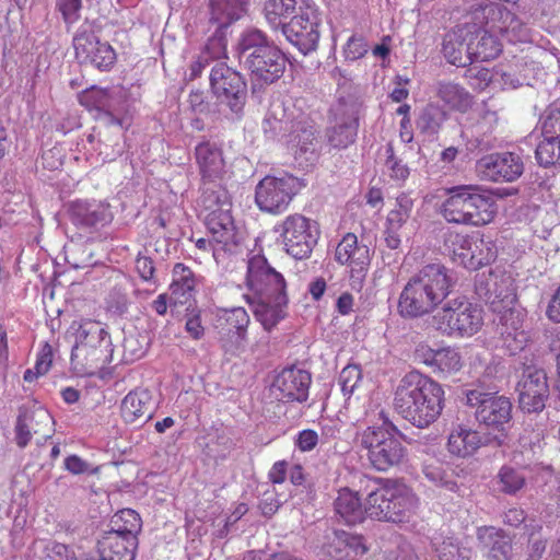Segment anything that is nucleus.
Listing matches in <instances>:
<instances>
[{
  "mask_svg": "<svg viewBox=\"0 0 560 560\" xmlns=\"http://www.w3.org/2000/svg\"><path fill=\"white\" fill-rule=\"evenodd\" d=\"M436 95L444 106L460 113L467 112L472 105V96L460 84L452 81H440L436 85Z\"/></svg>",
  "mask_w": 560,
  "mask_h": 560,
  "instance_id": "4c0bfd02",
  "label": "nucleus"
},
{
  "mask_svg": "<svg viewBox=\"0 0 560 560\" xmlns=\"http://www.w3.org/2000/svg\"><path fill=\"white\" fill-rule=\"evenodd\" d=\"M546 314L550 320L560 323V287L552 295Z\"/></svg>",
  "mask_w": 560,
  "mask_h": 560,
  "instance_id": "774afa93",
  "label": "nucleus"
},
{
  "mask_svg": "<svg viewBox=\"0 0 560 560\" xmlns=\"http://www.w3.org/2000/svg\"><path fill=\"white\" fill-rule=\"evenodd\" d=\"M476 293L495 313L505 315L515 312L516 295L510 273L491 270L487 276L482 275L476 282Z\"/></svg>",
  "mask_w": 560,
  "mask_h": 560,
  "instance_id": "2eb2a0df",
  "label": "nucleus"
},
{
  "mask_svg": "<svg viewBox=\"0 0 560 560\" xmlns=\"http://www.w3.org/2000/svg\"><path fill=\"white\" fill-rule=\"evenodd\" d=\"M51 362H52L51 348H50V346L45 345L39 357L36 360L34 368H35V370H37L38 373H40L42 375H45L49 371V369L51 366Z\"/></svg>",
  "mask_w": 560,
  "mask_h": 560,
  "instance_id": "338daca9",
  "label": "nucleus"
},
{
  "mask_svg": "<svg viewBox=\"0 0 560 560\" xmlns=\"http://www.w3.org/2000/svg\"><path fill=\"white\" fill-rule=\"evenodd\" d=\"M136 270L144 281H152L155 267L153 260L147 256H138L136 259Z\"/></svg>",
  "mask_w": 560,
  "mask_h": 560,
  "instance_id": "69168bd1",
  "label": "nucleus"
},
{
  "mask_svg": "<svg viewBox=\"0 0 560 560\" xmlns=\"http://www.w3.org/2000/svg\"><path fill=\"white\" fill-rule=\"evenodd\" d=\"M425 478L438 487L444 488L448 491H456L457 483L452 479V475L447 474L442 464L427 463L422 469Z\"/></svg>",
  "mask_w": 560,
  "mask_h": 560,
  "instance_id": "8fccbe9b",
  "label": "nucleus"
},
{
  "mask_svg": "<svg viewBox=\"0 0 560 560\" xmlns=\"http://www.w3.org/2000/svg\"><path fill=\"white\" fill-rule=\"evenodd\" d=\"M497 31H491L486 24L485 28L475 33L469 31L467 43V52L471 57V63L475 61H488L499 56L502 50L500 40L495 37Z\"/></svg>",
  "mask_w": 560,
  "mask_h": 560,
  "instance_id": "c756f323",
  "label": "nucleus"
},
{
  "mask_svg": "<svg viewBox=\"0 0 560 560\" xmlns=\"http://www.w3.org/2000/svg\"><path fill=\"white\" fill-rule=\"evenodd\" d=\"M301 188L302 183L292 175L266 176L256 186L255 201L261 211L279 214L288 209Z\"/></svg>",
  "mask_w": 560,
  "mask_h": 560,
  "instance_id": "ddd939ff",
  "label": "nucleus"
},
{
  "mask_svg": "<svg viewBox=\"0 0 560 560\" xmlns=\"http://www.w3.org/2000/svg\"><path fill=\"white\" fill-rule=\"evenodd\" d=\"M200 205L207 214L205 222L212 241L224 250H233L242 240L231 215V201L228 191L222 187L202 188Z\"/></svg>",
  "mask_w": 560,
  "mask_h": 560,
  "instance_id": "0eeeda50",
  "label": "nucleus"
},
{
  "mask_svg": "<svg viewBox=\"0 0 560 560\" xmlns=\"http://www.w3.org/2000/svg\"><path fill=\"white\" fill-rule=\"evenodd\" d=\"M386 167L389 171L390 178L405 182L409 174V167L394 155V149L390 144L386 148Z\"/></svg>",
  "mask_w": 560,
  "mask_h": 560,
  "instance_id": "4d7b16f0",
  "label": "nucleus"
},
{
  "mask_svg": "<svg viewBox=\"0 0 560 560\" xmlns=\"http://www.w3.org/2000/svg\"><path fill=\"white\" fill-rule=\"evenodd\" d=\"M481 443L477 431L458 424L448 436L447 448L453 455L466 457L472 455L481 446Z\"/></svg>",
  "mask_w": 560,
  "mask_h": 560,
  "instance_id": "58836bf2",
  "label": "nucleus"
},
{
  "mask_svg": "<svg viewBox=\"0 0 560 560\" xmlns=\"http://www.w3.org/2000/svg\"><path fill=\"white\" fill-rule=\"evenodd\" d=\"M535 153L538 163L542 166L560 164V141L542 138Z\"/></svg>",
  "mask_w": 560,
  "mask_h": 560,
  "instance_id": "603ef678",
  "label": "nucleus"
},
{
  "mask_svg": "<svg viewBox=\"0 0 560 560\" xmlns=\"http://www.w3.org/2000/svg\"><path fill=\"white\" fill-rule=\"evenodd\" d=\"M497 205L493 197L478 186L460 185L447 189L441 214L450 223L481 226L493 221Z\"/></svg>",
  "mask_w": 560,
  "mask_h": 560,
  "instance_id": "20e7f679",
  "label": "nucleus"
},
{
  "mask_svg": "<svg viewBox=\"0 0 560 560\" xmlns=\"http://www.w3.org/2000/svg\"><path fill=\"white\" fill-rule=\"evenodd\" d=\"M15 432L18 445L20 447H25L31 441L33 433L38 434L42 432V429L31 425L30 421H27V418H25L24 415L22 413L18 418Z\"/></svg>",
  "mask_w": 560,
  "mask_h": 560,
  "instance_id": "052dcab7",
  "label": "nucleus"
},
{
  "mask_svg": "<svg viewBox=\"0 0 560 560\" xmlns=\"http://www.w3.org/2000/svg\"><path fill=\"white\" fill-rule=\"evenodd\" d=\"M335 257L339 264L350 267L352 287L360 288L371 262L369 247L359 244L358 237L353 233H348L338 243Z\"/></svg>",
  "mask_w": 560,
  "mask_h": 560,
  "instance_id": "6ab92c4d",
  "label": "nucleus"
},
{
  "mask_svg": "<svg viewBox=\"0 0 560 560\" xmlns=\"http://www.w3.org/2000/svg\"><path fill=\"white\" fill-rule=\"evenodd\" d=\"M226 59V39L221 35L210 37L197 59L189 67V80L197 79L206 67L212 68L217 62Z\"/></svg>",
  "mask_w": 560,
  "mask_h": 560,
  "instance_id": "e433bc0d",
  "label": "nucleus"
},
{
  "mask_svg": "<svg viewBox=\"0 0 560 560\" xmlns=\"http://www.w3.org/2000/svg\"><path fill=\"white\" fill-rule=\"evenodd\" d=\"M112 341L105 339L102 343L74 345L71 351V364L83 374H92L112 362Z\"/></svg>",
  "mask_w": 560,
  "mask_h": 560,
  "instance_id": "393cba45",
  "label": "nucleus"
},
{
  "mask_svg": "<svg viewBox=\"0 0 560 560\" xmlns=\"http://www.w3.org/2000/svg\"><path fill=\"white\" fill-rule=\"evenodd\" d=\"M316 130L308 117L300 114L284 140L288 150L296 161L310 162L316 155Z\"/></svg>",
  "mask_w": 560,
  "mask_h": 560,
  "instance_id": "5701e85b",
  "label": "nucleus"
},
{
  "mask_svg": "<svg viewBox=\"0 0 560 560\" xmlns=\"http://www.w3.org/2000/svg\"><path fill=\"white\" fill-rule=\"evenodd\" d=\"M432 323L445 336L471 337L483 325L482 308L465 299H453L434 313Z\"/></svg>",
  "mask_w": 560,
  "mask_h": 560,
  "instance_id": "1a4fd4ad",
  "label": "nucleus"
},
{
  "mask_svg": "<svg viewBox=\"0 0 560 560\" xmlns=\"http://www.w3.org/2000/svg\"><path fill=\"white\" fill-rule=\"evenodd\" d=\"M249 0H209V21L218 28L228 27L242 19L248 9Z\"/></svg>",
  "mask_w": 560,
  "mask_h": 560,
  "instance_id": "f704fd0d",
  "label": "nucleus"
},
{
  "mask_svg": "<svg viewBox=\"0 0 560 560\" xmlns=\"http://www.w3.org/2000/svg\"><path fill=\"white\" fill-rule=\"evenodd\" d=\"M173 280L170 285L171 299L174 303H186L196 287L194 272L184 264H175L172 271Z\"/></svg>",
  "mask_w": 560,
  "mask_h": 560,
  "instance_id": "79ce46f5",
  "label": "nucleus"
},
{
  "mask_svg": "<svg viewBox=\"0 0 560 560\" xmlns=\"http://www.w3.org/2000/svg\"><path fill=\"white\" fill-rule=\"evenodd\" d=\"M334 511L348 525L361 523L365 517L364 503L359 492L345 487L337 491L334 500Z\"/></svg>",
  "mask_w": 560,
  "mask_h": 560,
  "instance_id": "2f4dec72",
  "label": "nucleus"
},
{
  "mask_svg": "<svg viewBox=\"0 0 560 560\" xmlns=\"http://www.w3.org/2000/svg\"><path fill=\"white\" fill-rule=\"evenodd\" d=\"M113 522L117 526L114 530L124 534L125 536L136 537L141 527L139 514L131 509L121 510L115 515Z\"/></svg>",
  "mask_w": 560,
  "mask_h": 560,
  "instance_id": "3c124183",
  "label": "nucleus"
},
{
  "mask_svg": "<svg viewBox=\"0 0 560 560\" xmlns=\"http://www.w3.org/2000/svg\"><path fill=\"white\" fill-rule=\"evenodd\" d=\"M23 415L25 418H27V421H30L31 425L42 429V432L39 433L42 438L47 439L50 436V425L52 423V419L46 409L36 408L32 411H25Z\"/></svg>",
  "mask_w": 560,
  "mask_h": 560,
  "instance_id": "6e6d98bb",
  "label": "nucleus"
},
{
  "mask_svg": "<svg viewBox=\"0 0 560 560\" xmlns=\"http://www.w3.org/2000/svg\"><path fill=\"white\" fill-rule=\"evenodd\" d=\"M433 361L435 363L434 372H439L444 375L454 374L463 366L460 353L451 347L438 349V354L433 355Z\"/></svg>",
  "mask_w": 560,
  "mask_h": 560,
  "instance_id": "49530a36",
  "label": "nucleus"
},
{
  "mask_svg": "<svg viewBox=\"0 0 560 560\" xmlns=\"http://www.w3.org/2000/svg\"><path fill=\"white\" fill-rule=\"evenodd\" d=\"M368 51V46L363 38L351 36L343 47L346 59L354 61L362 58Z\"/></svg>",
  "mask_w": 560,
  "mask_h": 560,
  "instance_id": "680f3d73",
  "label": "nucleus"
},
{
  "mask_svg": "<svg viewBox=\"0 0 560 560\" xmlns=\"http://www.w3.org/2000/svg\"><path fill=\"white\" fill-rule=\"evenodd\" d=\"M275 231L280 234L285 252L295 259L307 258L319 237L316 222L300 213L288 215Z\"/></svg>",
  "mask_w": 560,
  "mask_h": 560,
  "instance_id": "f8f14e48",
  "label": "nucleus"
},
{
  "mask_svg": "<svg viewBox=\"0 0 560 560\" xmlns=\"http://www.w3.org/2000/svg\"><path fill=\"white\" fill-rule=\"evenodd\" d=\"M318 23L317 8L314 2L307 0L290 22L282 25V33L290 43L307 54L317 47Z\"/></svg>",
  "mask_w": 560,
  "mask_h": 560,
  "instance_id": "dca6fc26",
  "label": "nucleus"
},
{
  "mask_svg": "<svg viewBox=\"0 0 560 560\" xmlns=\"http://www.w3.org/2000/svg\"><path fill=\"white\" fill-rule=\"evenodd\" d=\"M238 56L250 73L265 83H272L285 68L282 51L257 28L242 33L238 40Z\"/></svg>",
  "mask_w": 560,
  "mask_h": 560,
  "instance_id": "423d86ee",
  "label": "nucleus"
},
{
  "mask_svg": "<svg viewBox=\"0 0 560 560\" xmlns=\"http://www.w3.org/2000/svg\"><path fill=\"white\" fill-rule=\"evenodd\" d=\"M296 118L293 112L288 113L284 105L277 101L271 103L261 128L268 138H279L284 142Z\"/></svg>",
  "mask_w": 560,
  "mask_h": 560,
  "instance_id": "72a5a7b5",
  "label": "nucleus"
},
{
  "mask_svg": "<svg viewBox=\"0 0 560 560\" xmlns=\"http://www.w3.org/2000/svg\"><path fill=\"white\" fill-rule=\"evenodd\" d=\"M79 102L88 110L96 112V118H104L108 124L120 125L116 113L121 105V98L113 90L91 88L79 95Z\"/></svg>",
  "mask_w": 560,
  "mask_h": 560,
  "instance_id": "a878e982",
  "label": "nucleus"
},
{
  "mask_svg": "<svg viewBox=\"0 0 560 560\" xmlns=\"http://www.w3.org/2000/svg\"><path fill=\"white\" fill-rule=\"evenodd\" d=\"M81 0H59L58 8L67 24L75 23L80 18Z\"/></svg>",
  "mask_w": 560,
  "mask_h": 560,
  "instance_id": "e2e57ef3",
  "label": "nucleus"
},
{
  "mask_svg": "<svg viewBox=\"0 0 560 560\" xmlns=\"http://www.w3.org/2000/svg\"><path fill=\"white\" fill-rule=\"evenodd\" d=\"M542 434L540 430L533 428L524 429L523 433L518 439V444L522 453H532L535 455L537 450H540Z\"/></svg>",
  "mask_w": 560,
  "mask_h": 560,
  "instance_id": "13d9d810",
  "label": "nucleus"
},
{
  "mask_svg": "<svg viewBox=\"0 0 560 560\" xmlns=\"http://www.w3.org/2000/svg\"><path fill=\"white\" fill-rule=\"evenodd\" d=\"M498 122V115L494 110L483 105L478 112V119L475 125L477 135H487L491 132Z\"/></svg>",
  "mask_w": 560,
  "mask_h": 560,
  "instance_id": "bf43d9fd",
  "label": "nucleus"
},
{
  "mask_svg": "<svg viewBox=\"0 0 560 560\" xmlns=\"http://www.w3.org/2000/svg\"><path fill=\"white\" fill-rule=\"evenodd\" d=\"M105 339H110L106 330L95 320H81L75 330L74 345H94L95 342L102 343Z\"/></svg>",
  "mask_w": 560,
  "mask_h": 560,
  "instance_id": "a18cd8bd",
  "label": "nucleus"
},
{
  "mask_svg": "<svg viewBox=\"0 0 560 560\" xmlns=\"http://www.w3.org/2000/svg\"><path fill=\"white\" fill-rule=\"evenodd\" d=\"M435 545V552L440 560H470L472 551L470 548L462 546L459 541L453 538H446Z\"/></svg>",
  "mask_w": 560,
  "mask_h": 560,
  "instance_id": "de8ad7c7",
  "label": "nucleus"
},
{
  "mask_svg": "<svg viewBox=\"0 0 560 560\" xmlns=\"http://www.w3.org/2000/svg\"><path fill=\"white\" fill-rule=\"evenodd\" d=\"M362 380V372L359 365L348 364L339 374V384L345 395H351Z\"/></svg>",
  "mask_w": 560,
  "mask_h": 560,
  "instance_id": "5fc2aeb1",
  "label": "nucleus"
},
{
  "mask_svg": "<svg viewBox=\"0 0 560 560\" xmlns=\"http://www.w3.org/2000/svg\"><path fill=\"white\" fill-rule=\"evenodd\" d=\"M70 220L77 228L93 232L109 224L113 213L105 202L78 200L70 206Z\"/></svg>",
  "mask_w": 560,
  "mask_h": 560,
  "instance_id": "b1692460",
  "label": "nucleus"
},
{
  "mask_svg": "<svg viewBox=\"0 0 560 560\" xmlns=\"http://www.w3.org/2000/svg\"><path fill=\"white\" fill-rule=\"evenodd\" d=\"M368 551L363 538L345 530H332L325 535L320 552L324 557L335 560L339 557L362 556Z\"/></svg>",
  "mask_w": 560,
  "mask_h": 560,
  "instance_id": "cd10ccee",
  "label": "nucleus"
},
{
  "mask_svg": "<svg viewBox=\"0 0 560 560\" xmlns=\"http://www.w3.org/2000/svg\"><path fill=\"white\" fill-rule=\"evenodd\" d=\"M542 138L560 141V106L552 105L541 119Z\"/></svg>",
  "mask_w": 560,
  "mask_h": 560,
  "instance_id": "864d4df0",
  "label": "nucleus"
},
{
  "mask_svg": "<svg viewBox=\"0 0 560 560\" xmlns=\"http://www.w3.org/2000/svg\"><path fill=\"white\" fill-rule=\"evenodd\" d=\"M520 407L526 412H539L549 397V384L544 369L528 365L517 383Z\"/></svg>",
  "mask_w": 560,
  "mask_h": 560,
  "instance_id": "f3484780",
  "label": "nucleus"
},
{
  "mask_svg": "<svg viewBox=\"0 0 560 560\" xmlns=\"http://www.w3.org/2000/svg\"><path fill=\"white\" fill-rule=\"evenodd\" d=\"M210 86L221 104H225L235 114L242 112L246 102V83L241 73L229 67L225 60L212 66Z\"/></svg>",
  "mask_w": 560,
  "mask_h": 560,
  "instance_id": "4468645a",
  "label": "nucleus"
},
{
  "mask_svg": "<svg viewBox=\"0 0 560 560\" xmlns=\"http://www.w3.org/2000/svg\"><path fill=\"white\" fill-rule=\"evenodd\" d=\"M466 404L475 409V418L489 429L497 431L493 442L503 445L508 440L506 425L512 419V404L509 398L494 393L469 390Z\"/></svg>",
  "mask_w": 560,
  "mask_h": 560,
  "instance_id": "9d476101",
  "label": "nucleus"
},
{
  "mask_svg": "<svg viewBox=\"0 0 560 560\" xmlns=\"http://www.w3.org/2000/svg\"><path fill=\"white\" fill-rule=\"evenodd\" d=\"M469 30L457 27L447 32L443 39L442 52L445 59L457 67H466L471 63V57L467 52Z\"/></svg>",
  "mask_w": 560,
  "mask_h": 560,
  "instance_id": "c9c22d12",
  "label": "nucleus"
},
{
  "mask_svg": "<svg viewBox=\"0 0 560 560\" xmlns=\"http://www.w3.org/2000/svg\"><path fill=\"white\" fill-rule=\"evenodd\" d=\"M454 284L444 265H424L404 285L398 298V314L406 319H417L433 313L451 294Z\"/></svg>",
  "mask_w": 560,
  "mask_h": 560,
  "instance_id": "f03ea898",
  "label": "nucleus"
},
{
  "mask_svg": "<svg viewBox=\"0 0 560 560\" xmlns=\"http://www.w3.org/2000/svg\"><path fill=\"white\" fill-rule=\"evenodd\" d=\"M318 443V435L314 430H303L299 433L296 439V446L302 452L312 451Z\"/></svg>",
  "mask_w": 560,
  "mask_h": 560,
  "instance_id": "0e129e2a",
  "label": "nucleus"
},
{
  "mask_svg": "<svg viewBox=\"0 0 560 560\" xmlns=\"http://www.w3.org/2000/svg\"><path fill=\"white\" fill-rule=\"evenodd\" d=\"M195 158L205 185L222 178L225 173V161L222 149L217 143L211 141L200 142L195 148Z\"/></svg>",
  "mask_w": 560,
  "mask_h": 560,
  "instance_id": "bb28decb",
  "label": "nucleus"
},
{
  "mask_svg": "<svg viewBox=\"0 0 560 560\" xmlns=\"http://www.w3.org/2000/svg\"><path fill=\"white\" fill-rule=\"evenodd\" d=\"M503 325L505 326L502 332L504 347L511 355H515L527 347L530 340L529 332L522 328L521 313L517 311L511 312Z\"/></svg>",
  "mask_w": 560,
  "mask_h": 560,
  "instance_id": "a19ab883",
  "label": "nucleus"
},
{
  "mask_svg": "<svg viewBox=\"0 0 560 560\" xmlns=\"http://www.w3.org/2000/svg\"><path fill=\"white\" fill-rule=\"evenodd\" d=\"M358 121L352 116L342 117L327 130V139L331 147L345 149L354 142Z\"/></svg>",
  "mask_w": 560,
  "mask_h": 560,
  "instance_id": "c03bdc74",
  "label": "nucleus"
},
{
  "mask_svg": "<svg viewBox=\"0 0 560 560\" xmlns=\"http://www.w3.org/2000/svg\"><path fill=\"white\" fill-rule=\"evenodd\" d=\"M491 31L504 36L510 43L530 40L529 30L503 4L491 3L482 9Z\"/></svg>",
  "mask_w": 560,
  "mask_h": 560,
  "instance_id": "412c9836",
  "label": "nucleus"
},
{
  "mask_svg": "<svg viewBox=\"0 0 560 560\" xmlns=\"http://www.w3.org/2000/svg\"><path fill=\"white\" fill-rule=\"evenodd\" d=\"M121 417L127 423L144 422L151 418L150 396L147 392H130L121 401Z\"/></svg>",
  "mask_w": 560,
  "mask_h": 560,
  "instance_id": "ea45409f",
  "label": "nucleus"
},
{
  "mask_svg": "<svg viewBox=\"0 0 560 560\" xmlns=\"http://www.w3.org/2000/svg\"><path fill=\"white\" fill-rule=\"evenodd\" d=\"M368 418L371 424L357 434V441L366 451L371 466L378 471H387L402 463L406 448L392 433L396 428L383 410L368 415Z\"/></svg>",
  "mask_w": 560,
  "mask_h": 560,
  "instance_id": "39448f33",
  "label": "nucleus"
},
{
  "mask_svg": "<svg viewBox=\"0 0 560 560\" xmlns=\"http://www.w3.org/2000/svg\"><path fill=\"white\" fill-rule=\"evenodd\" d=\"M444 246L455 264L470 270L489 265L497 256L493 242L483 238L478 233L464 235L450 232L445 235Z\"/></svg>",
  "mask_w": 560,
  "mask_h": 560,
  "instance_id": "9b49d317",
  "label": "nucleus"
},
{
  "mask_svg": "<svg viewBox=\"0 0 560 560\" xmlns=\"http://www.w3.org/2000/svg\"><path fill=\"white\" fill-rule=\"evenodd\" d=\"M477 538L488 560H511L512 545L501 529L479 527Z\"/></svg>",
  "mask_w": 560,
  "mask_h": 560,
  "instance_id": "473e14b6",
  "label": "nucleus"
},
{
  "mask_svg": "<svg viewBox=\"0 0 560 560\" xmlns=\"http://www.w3.org/2000/svg\"><path fill=\"white\" fill-rule=\"evenodd\" d=\"M525 476L522 471L503 466L498 472V483L500 490L508 494H514L525 486Z\"/></svg>",
  "mask_w": 560,
  "mask_h": 560,
  "instance_id": "09e8293b",
  "label": "nucleus"
},
{
  "mask_svg": "<svg viewBox=\"0 0 560 560\" xmlns=\"http://www.w3.org/2000/svg\"><path fill=\"white\" fill-rule=\"evenodd\" d=\"M245 288L244 300L264 329L270 331L287 316L289 299L284 277L265 256L254 255L247 262Z\"/></svg>",
  "mask_w": 560,
  "mask_h": 560,
  "instance_id": "f257e3e1",
  "label": "nucleus"
},
{
  "mask_svg": "<svg viewBox=\"0 0 560 560\" xmlns=\"http://www.w3.org/2000/svg\"><path fill=\"white\" fill-rule=\"evenodd\" d=\"M249 323V315L244 307L222 308L217 312L214 328L221 335V340L223 336L234 332L240 341H245Z\"/></svg>",
  "mask_w": 560,
  "mask_h": 560,
  "instance_id": "7c9ffc66",
  "label": "nucleus"
},
{
  "mask_svg": "<svg viewBox=\"0 0 560 560\" xmlns=\"http://www.w3.org/2000/svg\"><path fill=\"white\" fill-rule=\"evenodd\" d=\"M307 0H268L264 12L268 23L277 28L282 27L283 19L293 16Z\"/></svg>",
  "mask_w": 560,
  "mask_h": 560,
  "instance_id": "37998d69",
  "label": "nucleus"
},
{
  "mask_svg": "<svg viewBox=\"0 0 560 560\" xmlns=\"http://www.w3.org/2000/svg\"><path fill=\"white\" fill-rule=\"evenodd\" d=\"M311 374L302 369H283L275 378L271 390L275 397L284 401L303 402L308 397Z\"/></svg>",
  "mask_w": 560,
  "mask_h": 560,
  "instance_id": "4be33fe9",
  "label": "nucleus"
},
{
  "mask_svg": "<svg viewBox=\"0 0 560 560\" xmlns=\"http://www.w3.org/2000/svg\"><path fill=\"white\" fill-rule=\"evenodd\" d=\"M476 171L482 179L513 182L523 174L524 165L520 155L515 153H493L478 160Z\"/></svg>",
  "mask_w": 560,
  "mask_h": 560,
  "instance_id": "aec40b11",
  "label": "nucleus"
},
{
  "mask_svg": "<svg viewBox=\"0 0 560 560\" xmlns=\"http://www.w3.org/2000/svg\"><path fill=\"white\" fill-rule=\"evenodd\" d=\"M417 498L404 483L386 480L365 500V515L377 521L402 522L417 506Z\"/></svg>",
  "mask_w": 560,
  "mask_h": 560,
  "instance_id": "6e6552de",
  "label": "nucleus"
},
{
  "mask_svg": "<svg viewBox=\"0 0 560 560\" xmlns=\"http://www.w3.org/2000/svg\"><path fill=\"white\" fill-rule=\"evenodd\" d=\"M413 200L407 194H401L396 199V206L390 210L385 224V243L388 248L396 249L400 246L401 235L399 231L411 215Z\"/></svg>",
  "mask_w": 560,
  "mask_h": 560,
  "instance_id": "c85d7f7f",
  "label": "nucleus"
},
{
  "mask_svg": "<svg viewBox=\"0 0 560 560\" xmlns=\"http://www.w3.org/2000/svg\"><path fill=\"white\" fill-rule=\"evenodd\" d=\"M394 408L412 425L428 428L442 413L444 389L432 378L419 372H409L395 389Z\"/></svg>",
  "mask_w": 560,
  "mask_h": 560,
  "instance_id": "7ed1b4c3",
  "label": "nucleus"
},
{
  "mask_svg": "<svg viewBox=\"0 0 560 560\" xmlns=\"http://www.w3.org/2000/svg\"><path fill=\"white\" fill-rule=\"evenodd\" d=\"M75 56L82 63H90L100 70H108L116 61V54L107 43H102L90 30L82 25L73 37Z\"/></svg>",
  "mask_w": 560,
  "mask_h": 560,
  "instance_id": "a211bd4d",
  "label": "nucleus"
}]
</instances>
